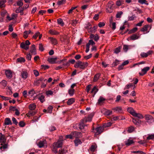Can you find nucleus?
I'll use <instances>...</instances> for the list:
<instances>
[{
  "label": "nucleus",
  "instance_id": "f257e3e1",
  "mask_svg": "<svg viewBox=\"0 0 154 154\" xmlns=\"http://www.w3.org/2000/svg\"><path fill=\"white\" fill-rule=\"evenodd\" d=\"M62 138V136L60 137V139ZM63 140H59L57 142L54 143L51 147V149L53 152L55 153L57 152V148L61 147L63 145Z\"/></svg>",
  "mask_w": 154,
  "mask_h": 154
},
{
  "label": "nucleus",
  "instance_id": "f03ea898",
  "mask_svg": "<svg viewBox=\"0 0 154 154\" xmlns=\"http://www.w3.org/2000/svg\"><path fill=\"white\" fill-rule=\"evenodd\" d=\"M88 65V63L87 62H82L80 61H78L74 65V67L76 68H79L81 69H84Z\"/></svg>",
  "mask_w": 154,
  "mask_h": 154
},
{
  "label": "nucleus",
  "instance_id": "7ed1b4c3",
  "mask_svg": "<svg viewBox=\"0 0 154 154\" xmlns=\"http://www.w3.org/2000/svg\"><path fill=\"white\" fill-rule=\"evenodd\" d=\"M104 128L103 127L100 126L97 127L95 129L93 127L92 129V132H93L95 133V135L100 134L103 131Z\"/></svg>",
  "mask_w": 154,
  "mask_h": 154
},
{
  "label": "nucleus",
  "instance_id": "20e7f679",
  "mask_svg": "<svg viewBox=\"0 0 154 154\" xmlns=\"http://www.w3.org/2000/svg\"><path fill=\"white\" fill-rule=\"evenodd\" d=\"M113 5L114 3L112 1H110L108 2L106 6V10L107 12L111 13L112 12V6Z\"/></svg>",
  "mask_w": 154,
  "mask_h": 154
},
{
  "label": "nucleus",
  "instance_id": "39448f33",
  "mask_svg": "<svg viewBox=\"0 0 154 154\" xmlns=\"http://www.w3.org/2000/svg\"><path fill=\"white\" fill-rule=\"evenodd\" d=\"M144 118L146 122L149 124H150L154 122V118L150 115L146 114L144 116Z\"/></svg>",
  "mask_w": 154,
  "mask_h": 154
},
{
  "label": "nucleus",
  "instance_id": "423d86ee",
  "mask_svg": "<svg viewBox=\"0 0 154 154\" xmlns=\"http://www.w3.org/2000/svg\"><path fill=\"white\" fill-rule=\"evenodd\" d=\"M151 28V26L149 25H145L141 29V31L143 32H147L146 33L149 32Z\"/></svg>",
  "mask_w": 154,
  "mask_h": 154
},
{
  "label": "nucleus",
  "instance_id": "0eeeda50",
  "mask_svg": "<svg viewBox=\"0 0 154 154\" xmlns=\"http://www.w3.org/2000/svg\"><path fill=\"white\" fill-rule=\"evenodd\" d=\"M152 51H149L146 53L142 52L140 54V55L142 58L146 57L149 55L152 54Z\"/></svg>",
  "mask_w": 154,
  "mask_h": 154
},
{
  "label": "nucleus",
  "instance_id": "6e6552de",
  "mask_svg": "<svg viewBox=\"0 0 154 154\" xmlns=\"http://www.w3.org/2000/svg\"><path fill=\"white\" fill-rule=\"evenodd\" d=\"M150 69L149 67H146L143 69L141 71L142 72H139V74L140 75L143 76Z\"/></svg>",
  "mask_w": 154,
  "mask_h": 154
},
{
  "label": "nucleus",
  "instance_id": "1a4fd4ad",
  "mask_svg": "<svg viewBox=\"0 0 154 154\" xmlns=\"http://www.w3.org/2000/svg\"><path fill=\"white\" fill-rule=\"evenodd\" d=\"M21 77L24 79H26L28 76V73L25 70H22L21 73Z\"/></svg>",
  "mask_w": 154,
  "mask_h": 154
},
{
  "label": "nucleus",
  "instance_id": "9d476101",
  "mask_svg": "<svg viewBox=\"0 0 154 154\" xmlns=\"http://www.w3.org/2000/svg\"><path fill=\"white\" fill-rule=\"evenodd\" d=\"M132 122L137 126V127L140 125L141 123V121L139 119H136L134 118H132Z\"/></svg>",
  "mask_w": 154,
  "mask_h": 154
},
{
  "label": "nucleus",
  "instance_id": "9b49d317",
  "mask_svg": "<svg viewBox=\"0 0 154 154\" xmlns=\"http://www.w3.org/2000/svg\"><path fill=\"white\" fill-rule=\"evenodd\" d=\"M134 143V140L131 138H129L125 141V144L127 146H129Z\"/></svg>",
  "mask_w": 154,
  "mask_h": 154
},
{
  "label": "nucleus",
  "instance_id": "f8f14e48",
  "mask_svg": "<svg viewBox=\"0 0 154 154\" xmlns=\"http://www.w3.org/2000/svg\"><path fill=\"white\" fill-rule=\"evenodd\" d=\"M93 116V114H91L89 115L87 117H85L83 119V121H84L85 123L87 122H90L91 121Z\"/></svg>",
  "mask_w": 154,
  "mask_h": 154
},
{
  "label": "nucleus",
  "instance_id": "ddd939ff",
  "mask_svg": "<svg viewBox=\"0 0 154 154\" xmlns=\"http://www.w3.org/2000/svg\"><path fill=\"white\" fill-rule=\"evenodd\" d=\"M0 143H5L6 140V139L5 137V136L2 133H0Z\"/></svg>",
  "mask_w": 154,
  "mask_h": 154
},
{
  "label": "nucleus",
  "instance_id": "4468645a",
  "mask_svg": "<svg viewBox=\"0 0 154 154\" xmlns=\"http://www.w3.org/2000/svg\"><path fill=\"white\" fill-rule=\"evenodd\" d=\"M46 144V141L45 140H40L38 143V145L40 148H42Z\"/></svg>",
  "mask_w": 154,
  "mask_h": 154
},
{
  "label": "nucleus",
  "instance_id": "2eb2a0df",
  "mask_svg": "<svg viewBox=\"0 0 154 154\" xmlns=\"http://www.w3.org/2000/svg\"><path fill=\"white\" fill-rule=\"evenodd\" d=\"M17 16V14L13 13L12 14L11 17H10L9 15H8L6 18L9 20H11L16 18Z\"/></svg>",
  "mask_w": 154,
  "mask_h": 154
},
{
  "label": "nucleus",
  "instance_id": "dca6fc26",
  "mask_svg": "<svg viewBox=\"0 0 154 154\" xmlns=\"http://www.w3.org/2000/svg\"><path fill=\"white\" fill-rule=\"evenodd\" d=\"M5 74L7 78L11 79L12 77V72L11 70H7L5 71Z\"/></svg>",
  "mask_w": 154,
  "mask_h": 154
},
{
  "label": "nucleus",
  "instance_id": "f3484780",
  "mask_svg": "<svg viewBox=\"0 0 154 154\" xmlns=\"http://www.w3.org/2000/svg\"><path fill=\"white\" fill-rule=\"evenodd\" d=\"M127 111L133 116H134L136 112L134 109L132 107H128L127 109Z\"/></svg>",
  "mask_w": 154,
  "mask_h": 154
},
{
  "label": "nucleus",
  "instance_id": "a211bd4d",
  "mask_svg": "<svg viewBox=\"0 0 154 154\" xmlns=\"http://www.w3.org/2000/svg\"><path fill=\"white\" fill-rule=\"evenodd\" d=\"M30 51L32 54L34 55H35L36 54V53L35 45H32L31 46Z\"/></svg>",
  "mask_w": 154,
  "mask_h": 154
},
{
  "label": "nucleus",
  "instance_id": "6ab92c4d",
  "mask_svg": "<svg viewBox=\"0 0 154 154\" xmlns=\"http://www.w3.org/2000/svg\"><path fill=\"white\" fill-rule=\"evenodd\" d=\"M48 39H49L52 44L55 45L57 44V39L52 37H49Z\"/></svg>",
  "mask_w": 154,
  "mask_h": 154
},
{
  "label": "nucleus",
  "instance_id": "aec40b11",
  "mask_svg": "<svg viewBox=\"0 0 154 154\" xmlns=\"http://www.w3.org/2000/svg\"><path fill=\"white\" fill-rule=\"evenodd\" d=\"M4 124L6 125H11L12 124L11 121L9 118H7L5 119Z\"/></svg>",
  "mask_w": 154,
  "mask_h": 154
},
{
  "label": "nucleus",
  "instance_id": "412c9836",
  "mask_svg": "<svg viewBox=\"0 0 154 154\" xmlns=\"http://www.w3.org/2000/svg\"><path fill=\"white\" fill-rule=\"evenodd\" d=\"M125 119V118L123 117L122 116H116L112 118V120L114 121L120 120Z\"/></svg>",
  "mask_w": 154,
  "mask_h": 154
},
{
  "label": "nucleus",
  "instance_id": "4be33fe9",
  "mask_svg": "<svg viewBox=\"0 0 154 154\" xmlns=\"http://www.w3.org/2000/svg\"><path fill=\"white\" fill-rule=\"evenodd\" d=\"M131 87L133 88V89H134L135 88V85H134L132 83H129L125 86V89H129Z\"/></svg>",
  "mask_w": 154,
  "mask_h": 154
},
{
  "label": "nucleus",
  "instance_id": "5701e85b",
  "mask_svg": "<svg viewBox=\"0 0 154 154\" xmlns=\"http://www.w3.org/2000/svg\"><path fill=\"white\" fill-rule=\"evenodd\" d=\"M20 47L26 50L28 49L29 48V46L26 45L24 42H22L20 44Z\"/></svg>",
  "mask_w": 154,
  "mask_h": 154
},
{
  "label": "nucleus",
  "instance_id": "b1692460",
  "mask_svg": "<svg viewBox=\"0 0 154 154\" xmlns=\"http://www.w3.org/2000/svg\"><path fill=\"white\" fill-rule=\"evenodd\" d=\"M49 32L51 34L53 35H57L59 34V32L53 29L50 30L49 31Z\"/></svg>",
  "mask_w": 154,
  "mask_h": 154
},
{
  "label": "nucleus",
  "instance_id": "393cba45",
  "mask_svg": "<svg viewBox=\"0 0 154 154\" xmlns=\"http://www.w3.org/2000/svg\"><path fill=\"white\" fill-rule=\"evenodd\" d=\"M1 145L2 146L0 147V149L2 151H3L5 149L7 148L8 145L7 144L5 143H1Z\"/></svg>",
  "mask_w": 154,
  "mask_h": 154
},
{
  "label": "nucleus",
  "instance_id": "a878e982",
  "mask_svg": "<svg viewBox=\"0 0 154 154\" xmlns=\"http://www.w3.org/2000/svg\"><path fill=\"white\" fill-rule=\"evenodd\" d=\"M133 116L137 117L140 119H142L144 118L142 114L140 113H137L136 112Z\"/></svg>",
  "mask_w": 154,
  "mask_h": 154
},
{
  "label": "nucleus",
  "instance_id": "bb28decb",
  "mask_svg": "<svg viewBox=\"0 0 154 154\" xmlns=\"http://www.w3.org/2000/svg\"><path fill=\"white\" fill-rule=\"evenodd\" d=\"M37 112L35 111H29L27 114V117H30L34 116Z\"/></svg>",
  "mask_w": 154,
  "mask_h": 154
},
{
  "label": "nucleus",
  "instance_id": "cd10ccee",
  "mask_svg": "<svg viewBox=\"0 0 154 154\" xmlns=\"http://www.w3.org/2000/svg\"><path fill=\"white\" fill-rule=\"evenodd\" d=\"M75 101V99L73 98L69 99L67 102V103L68 105H70L73 103Z\"/></svg>",
  "mask_w": 154,
  "mask_h": 154
},
{
  "label": "nucleus",
  "instance_id": "c85d7f7f",
  "mask_svg": "<svg viewBox=\"0 0 154 154\" xmlns=\"http://www.w3.org/2000/svg\"><path fill=\"white\" fill-rule=\"evenodd\" d=\"M57 59L56 57L54 58H48V61L51 63L53 64L55 63V61Z\"/></svg>",
  "mask_w": 154,
  "mask_h": 154
},
{
  "label": "nucleus",
  "instance_id": "c756f323",
  "mask_svg": "<svg viewBox=\"0 0 154 154\" xmlns=\"http://www.w3.org/2000/svg\"><path fill=\"white\" fill-rule=\"evenodd\" d=\"M85 123V122L83 121V120L79 123L78 125V126L79 127V128L81 129H83L84 128L85 125L84 123Z\"/></svg>",
  "mask_w": 154,
  "mask_h": 154
},
{
  "label": "nucleus",
  "instance_id": "7c9ffc66",
  "mask_svg": "<svg viewBox=\"0 0 154 154\" xmlns=\"http://www.w3.org/2000/svg\"><path fill=\"white\" fill-rule=\"evenodd\" d=\"M139 38V36L137 35L136 34H134L131 36L129 38L131 40H134L138 39Z\"/></svg>",
  "mask_w": 154,
  "mask_h": 154
},
{
  "label": "nucleus",
  "instance_id": "2f4dec72",
  "mask_svg": "<svg viewBox=\"0 0 154 154\" xmlns=\"http://www.w3.org/2000/svg\"><path fill=\"white\" fill-rule=\"evenodd\" d=\"M112 109L119 113L122 112V108L121 107H117Z\"/></svg>",
  "mask_w": 154,
  "mask_h": 154
},
{
  "label": "nucleus",
  "instance_id": "473e14b6",
  "mask_svg": "<svg viewBox=\"0 0 154 154\" xmlns=\"http://www.w3.org/2000/svg\"><path fill=\"white\" fill-rule=\"evenodd\" d=\"M38 99L41 103H43L45 100V96L41 94H40L38 96Z\"/></svg>",
  "mask_w": 154,
  "mask_h": 154
},
{
  "label": "nucleus",
  "instance_id": "72a5a7b5",
  "mask_svg": "<svg viewBox=\"0 0 154 154\" xmlns=\"http://www.w3.org/2000/svg\"><path fill=\"white\" fill-rule=\"evenodd\" d=\"M74 142L75 146H77L81 144L82 143L81 140L78 138L75 139L74 141Z\"/></svg>",
  "mask_w": 154,
  "mask_h": 154
},
{
  "label": "nucleus",
  "instance_id": "f704fd0d",
  "mask_svg": "<svg viewBox=\"0 0 154 154\" xmlns=\"http://www.w3.org/2000/svg\"><path fill=\"white\" fill-rule=\"evenodd\" d=\"M100 75V73H98L96 74L94 77L93 81L94 82L97 81L99 79Z\"/></svg>",
  "mask_w": 154,
  "mask_h": 154
},
{
  "label": "nucleus",
  "instance_id": "c9c22d12",
  "mask_svg": "<svg viewBox=\"0 0 154 154\" xmlns=\"http://www.w3.org/2000/svg\"><path fill=\"white\" fill-rule=\"evenodd\" d=\"M36 107V105L35 103H32L29 105V109L30 110H34Z\"/></svg>",
  "mask_w": 154,
  "mask_h": 154
},
{
  "label": "nucleus",
  "instance_id": "e433bc0d",
  "mask_svg": "<svg viewBox=\"0 0 154 154\" xmlns=\"http://www.w3.org/2000/svg\"><path fill=\"white\" fill-rule=\"evenodd\" d=\"M75 90L74 89H69L68 90V93L70 96H73L74 94Z\"/></svg>",
  "mask_w": 154,
  "mask_h": 154
},
{
  "label": "nucleus",
  "instance_id": "4c0bfd02",
  "mask_svg": "<svg viewBox=\"0 0 154 154\" xmlns=\"http://www.w3.org/2000/svg\"><path fill=\"white\" fill-rule=\"evenodd\" d=\"M103 113L105 115L109 116L112 114V112L110 110L105 109L104 110V112Z\"/></svg>",
  "mask_w": 154,
  "mask_h": 154
},
{
  "label": "nucleus",
  "instance_id": "58836bf2",
  "mask_svg": "<svg viewBox=\"0 0 154 154\" xmlns=\"http://www.w3.org/2000/svg\"><path fill=\"white\" fill-rule=\"evenodd\" d=\"M6 2L5 0H1L0 1V8H2L5 7V3Z\"/></svg>",
  "mask_w": 154,
  "mask_h": 154
},
{
  "label": "nucleus",
  "instance_id": "ea45409f",
  "mask_svg": "<svg viewBox=\"0 0 154 154\" xmlns=\"http://www.w3.org/2000/svg\"><path fill=\"white\" fill-rule=\"evenodd\" d=\"M98 90L95 86H94L92 89L91 91V93H94L93 97H94L96 93L97 92Z\"/></svg>",
  "mask_w": 154,
  "mask_h": 154
},
{
  "label": "nucleus",
  "instance_id": "a19ab883",
  "mask_svg": "<svg viewBox=\"0 0 154 154\" xmlns=\"http://www.w3.org/2000/svg\"><path fill=\"white\" fill-rule=\"evenodd\" d=\"M67 152V150L66 148H64L63 149H61L59 150V154H65Z\"/></svg>",
  "mask_w": 154,
  "mask_h": 154
},
{
  "label": "nucleus",
  "instance_id": "79ce46f5",
  "mask_svg": "<svg viewBox=\"0 0 154 154\" xmlns=\"http://www.w3.org/2000/svg\"><path fill=\"white\" fill-rule=\"evenodd\" d=\"M124 1L123 0H119L116 2L117 6H120L124 4Z\"/></svg>",
  "mask_w": 154,
  "mask_h": 154
},
{
  "label": "nucleus",
  "instance_id": "37998d69",
  "mask_svg": "<svg viewBox=\"0 0 154 154\" xmlns=\"http://www.w3.org/2000/svg\"><path fill=\"white\" fill-rule=\"evenodd\" d=\"M24 8H20V7L19 8H17L16 11H15V12L16 13H20L22 11H23L24 10Z\"/></svg>",
  "mask_w": 154,
  "mask_h": 154
},
{
  "label": "nucleus",
  "instance_id": "c03bdc74",
  "mask_svg": "<svg viewBox=\"0 0 154 154\" xmlns=\"http://www.w3.org/2000/svg\"><path fill=\"white\" fill-rule=\"evenodd\" d=\"M105 100V99L104 98L100 96L98 100V103L99 104H100Z\"/></svg>",
  "mask_w": 154,
  "mask_h": 154
},
{
  "label": "nucleus",
  "instance_id": "a18cd8bd",
  "mask_svg": "<svg viewBox=\"0 0 154 154\" xmlns=\"http://www.w3.org/2000/svg\"><path fill=\"white\" fill-rule=\"evenodd\" d=\"M53 107L52 106H49L47 109V113H51L52 112Z\"/></svg>",
  "mask_w": 154,
  "mask_h": 154
},
{
  "label": "nucleus",
  "instance_id": "49530a36",
  "mask_svg": "<svg viewBox=\"0 0 154 154\" xmlns=\"http://www.w3.org/2000/svg\"><path fill=\"white\" fill-rule=\"evenodd\" d=\"M146 139L148 140L154 139V134H148V136L147 137Z\"/></svg>",
  "mask_w": 154,
  "mask_h": 154
},
{
  "label": "nucleus",
  "instance_id": "de8ad7c7",
  "mask_svg": "<svg viewBox=\"0 0 154 154\" xmlns=\"http://www.w3.org/2000/svg\"><path fill=\"white\" fill-rule=\"evenodd\" d=\"M25 61V59L23 57H20L17 59V61L20 63L24 62Z\"/></svg>",
  "mask_w": 154,
  "mask_h": 154
},
{
  "label": "nucleus",
  "instance_id": "09e8293b",
  "mask_svg": "<svg viewBox=\"0 0 154 154\" xmlns=\"http://www.w3.org/2000/svg\"><path fill=\"white\" fill-rule=\"evenodd\" d=\"M138 2L139 3L142 4H145L146 5H148V3H147V2L146 0H139Z\"/></svg>",
  "mask_w": 154,
  "mask_h": 154
},
{
  "label": "nucleus",
  "instance_id": "8fccbe9b",
  "mask_svg": "<svg viewBox=\"0 0 154 154\" xmlns=\"http://www.w3.org/2000/svg\"><path fill=\"white\" fill-rule=\"evenodd\" d=\"M35 94V91L33 89L31 90L28 92V94L31 97L33 96Z\"/></svg>",
  "mask_w": 154,
  "mask_h": 154
},
{
  "label": "nucleus",
  "instance_id": "3c124183",
  "mask_svg": "<svg viewBox=\"0 0 154 154\" xmlns=\"http://www.w3.org/2000/svg\"><path fill=\"white\" fill-rule=\"evenodd\" d=\"M134 129L135 128L134 127L132 126H130L128 128V132L129 133L132 132L134 131Z\"/></svg>",
  "mask_w": 154,
  "mask_h": 154
},
{
  "label": "nucleus",
  "instance_id": "603ef678",
  "mask_svg": "<svg viewBox=\"0 0 154 154\" xmlns=\"http://www.w3.org/2000/svg\"><path fill=\"white\" fill-rule=\"evenodd\" d=\"M95 44V43L94 42L93 40H89L88 43H87L86 45H88V46H90V45H94Z\"/></svg>",
  "mask_w": 154,
  "mask_h": 154
},
{
  "label": "nucleus",
  "instance_id": "864d4df0",
  "mask_svg": "<svg viewBox=\"0 0 154 154\" xmlns=\"http://www.w3.org/2000/svg\"><path fill=\"white\" fill-rule=\"evenodd\" d=\"M71 21H72V25L73 26H75L76 24L78 23V21L76 20H73Z\"/></svg>",
  "mask_w": 154,
  "mask_h": 154
},
{
  "label": "nucleus",
  "instance_id": "5fc2aeb1",
  "mask_svg": "<svg viewBox=\"0 0 154 154\" xmlns=\"http://www.w3.org/2000/svg\"><path fill=\"white\" fill-rule=\"evenodd\" d=\"M57 21L58 24L61 25L62 26L63 25V23L61 19L59 18L57 20Z\"/></svg>",
  "mask_w": 154,
  "mask_h": 154
},
{
  "label": "nucleus",
  "instance_id": "6e6d98bb",
  "mask_svg": "<svg viewBox=\"0 0 154 154\" xmlns=\"http://www.w3.org/2000/svg\"><path fill=\"white\" fill-rule=\"evenodd\" d=\"M66 2V0H61L57 2L58 5H61L64 4Z\"/></svg>",
  "mask_w": 154,
  "mask_h": 154
},
{
  "label": "nucleus",
  "instance_id": "4d7b16f0",
  "mask_svg": "<svg viewBox=\"0 0 154 154\" xmlns=\"http://www.w3.org/2000/svg\"><path fill=\"white\" fill-rule=\"evenodd\" d=\"M137 30V27H135L134 28L130 31L128 32L129 34L134 33L136 32Z\"/></svg>",
  "mask_w": 154,
  "mask_h": 154
},
{
  "label": "nucleus",
  "instance_id": "13d9d810",
  "mask_svg": "<svg viewBox=\"0 0 154 154\" xmlns=\"http://www.w3.org/2000/svg\"><path fill=\"white\" fill-rule=\"evenodd\" d=\"M22 1V0H18L17 2V5L20 6H22L23 5Z\"/></svg>",
  "mask_w": 154,
  "mask_h": 154
},
{
  "label": "nucleus",
  "instance_id": "bf43d9fd",
  "mask_svg": "<svg viewBox=\"0 0 154 154\" xmlns=\"http://www.w3.org/2000/svg\"><path fill=\"white\" fill-rule=\"evenodd\" d=\"M29 34L28 33V32L26 31H25L23 33V37L25 38H27L28 37V35Z\"/></svg>",
  "mask_w": 154,
  "mask_h": 154
},
{
  "label": "nucleus",
  "instance_id": "052dcab7",
  "mask_svg": "<svg viewBox=\"0 0 154 154\" xmlns=\"http://www.w3.org/2000/svg\"><path fill=\"white\" fill-rule=\"evenodd\" d=\"M38 48L39 50L41 51H43L44 50L43 45L42 43L39 44Z\"/></svg>",
  "mask_w": 154,
  "mask_h": 154
},
{
  "label": "nucleus",
  "instance_id": "680f3d73",
  "mask_svg": "<svg viewBox=\"0 0 154 154\" xmlns=\"http://www.w3.org/2000/svg\"><path fill=\"white\" fill-rule=\"evenodd\" d=\"M132 153H139L140 154H145L146 153L142 151L138 150L137 151H133L131 152Z\"/></svg>",
  "mask_w": 154,
  "mask_h": 154
},
{
  "label": "nucleus",
  "instance_id": "e2e57ef3",
  "mask_svg": "<svg viewBox=\"0 0 154 154\" xmlns=\"http://www.w3.org/2000/svg\"><path fill=\"white\" fill-rule=\"evenodd\" d=\"M1 98L2 100H8L10 99V98L8 97H5L3 96H2Z\"/></svg>",
  "mask_w": 154,
  "mask_h": 154
},
{
  "label": "nucleus",
  "instance_id": "0e129e2a",
  "mask_svg": "<svg viewBox=\"0 0 154 154\" xmlns=\"http://www.w3.org/2000/svg\"><path fill=\"white\" fill-rule=\"evenodd\" d=\"M123 12L122 11H119L118 12L116 15L117 18H120L121 15L122 14Z\"/></svg>",
  "mask_w": 154,
  "mask_h": 154
},
{
  "label": "nucleus",
  "instance_id": "69168bd1",
  "mask_svg": "<svg viewBox=\"0 0 154 154\" xmlns=\"http://www.w3.org/2000/svg\"><path fill=\"white\" fill-rule=\"evenodd\" d=\"M46 95H52L53 94V91H51L49 90V91H47L46 92Z\"/></svg>",
  "mask_w": 154,
  "mask_h": 154
},
{
  "label": "nucleus",
  "instance_id": "338daca9",
  "mask_svg": "<svg viewBox=\"0 0 154 154\" xmlns=\"http://www.w3.org/2000/svg\"><path fill=\"white\" fill-rule=\"evenodd\" d=\"M136 17L135 15H134L131 16H129L128 17V19L129 20L131 21L134 20V18Z\"/></svg>",
  "mask_w": 154,
  "mask_h": 154
},
{
  "label": "nucleus",
  "instance_id": "774afa93",
  "mask_svg": "<svg viewBox=\"0 0 154 154\" xmlns=\"http://www.w3.org/2000/svg\"><path fill=\"white\" fill-rule=\"evenodd\" d=\"M120 51V48L119 47L117 48H116L115 51L114 53L116 54H118L119 53Z\"/></svg>",
  "mask_w": 154,
  "mask_h": 154
}]
</instances>
